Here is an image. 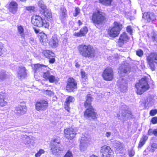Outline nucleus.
<instances>
[{
	"mask_svg": "<svg viewBox=\"0 0 157 157\" xmlns=\"http://www.w3.org/2000/svg\"><path fill=\"white\" fill-rule=\"evenodd\" d=\"M92 98L90 94L87 95L84 106L87 109L84 113V116L89 119L94 120L96 118L97 114L94 112V109L91 105Z\"/></svg>",
	"mask_w": 157,
	"mask_h": 157,
	"instance_id": "f257e3e1",
	"label": "nucleus"
},
{
	"mask_svg": "<svg viewBox=\"0 0 157 157\" xmlns=\"http://www.w3.org/2000/svg\"><path fill=\"white\" fill-rule=\"evenodd\" d=\"M79 54L85 58H94L95 57L96 52L95 49L90 45L80 44L77 47Z\"/></svg>",
	"mask_w": 157,
	"mask_h": 157,
	"instance_id": "f03ea898",
	"label": "nucleus"
},
{
	"mask_svg": "<svg viewBox=\"0 0 157 157\" xmlns=\"http://www.w3.org/2000/svg\"><path fill=\"white\" fill-rule=\"evenodd\" d=\"M136 88V92L138 94L141 95L144 92L148 90L149 86L148 84L147 78L145 77L140 80L139 82L135 85Z\"/></svg>",
	"mask_w": 157,
	"mask_h": 157,
	"instance_id": "7ed1b4c3",
	"label": "nucleus"
},
{
	"mask_svg": "<svg viewBox=\"0 0 157 157\" xmlns=\"http://www.w3.org/2000/svg\"><path fill=\"white\" fill-rule=\"evenodd\" d=\"M60 141L58 139H55L51 141L50 144L51 152L55 155H58L62 153L63 148L60 147Z\"/></svg>",
	"mask_w": 157,
	"mask_h": 157,
	"instance_id": "20e7f679",
	"label": "nucleus"
},
{
	"mask_svg": "<svg viewBox=\"0 0 157 157\" xmlns=\"http://www.w3.org/2000/svg\"><path fill=\"white\" fill-rule=\"evenodd\" d=\"M32 23L35 26L39 27H44L47 28L49 26V23L40 16H36L32 17L31 19Z\"/></svg>",
	"mask_w": 157,
	"mask_h": 157,
	"instance_id": "39448f33",
	"label": "nucleus"
},
{
	"mask_svg": "<svg viewBox=\"0 0 157 157\" xmlns=\"http://www.w3.org/2000/svg\"><path fill=\"white\" fill-rule=\"evenodd\" d=\"M113 24V27L109 29L108 34L110 36L115 37L119 34L122 28V25L119 22H114Z\"/></svg>",
	"mask_w": 157,
	"mask_h": 157,
	"instance_id": "423d86ee",
	"label": "nucleus"
},
{
	"mask_svg": "<svg viewBox=\"0 0 157 157\" xmlns=\"http://www.w3.org/2000/svg\"><path fill=\"white\" fill-rule=\"evenodd\" d=\"M147 60L150 68L152 71H155L157 64V54L155 53H151L147 57Z\"/></svg>",
	"mask_w": 157,
	"mask_h": 157,
	"instance_id": "0eeeda50",
	"label": "nucleus"
},
{
	"mask_svg": "<svg viewBox=\"0 0 157 157\" xmlns=\"http://www.w3.org/2000/svg\"><path fill=\"white\" fill-rule=\"evenodd\" d=\"M105 19L104 16L99 13H94L92 18L93 22L95 25L102 24Z\"/></svg>",
	"mask_w": 157,
	"mask_h": 157,
	"instance_id": "6e6552de",
	"label": "nucleus"
},
{
	"mask_svg": "<svg viewBox=\"0 0 157 157\" xmlns=\"http://www.w3.org/2000/svg\"><path fill=\"white\" fill-rule=\"evenodd\" d=\"M48 106L47 101L44 100L38 101L35 104V108L38 111H44L46 109Z\"/></svg>",
	"mask_w": 157,
	"mask_h": 157,
	"instance_id": "1a4fd4ad",
	"label": "nucleus"
},
{
	"mask_svg": "<svg viewBox=\"0 0 157 157\" xmlns=\"http://www.w3.org/2000/svg\"><path fill=\"white\" fill-rule=\"evenodd\" d=\"M101 152L102 154V157H113V151L108 146L105 145L101 147Z\"/></svg>",
	"mask_w": 157,
	"mask_h": 157,
	"instance_id": "9d476101",
	"label": "nucleus"
},
{
	"mask_svg": "<svg viewBox=\"0 0 157 157\" xmlns=\"http://www.w3.org/2000/svg\"><path fill=\"white\" fill-rule=\"evenodd\" d=\"M102 76L105 80L109 81L111 80L113 78V69L111 68H106L104 71Z\"/></svg>",
	"mask_w": 157,
	"mask_h": 157,
	"instance_id": "9b49d317",
	"label": "nucleus"
},
{
	"mask_svg": "<svg viewBox=\"0 0 157 157\" xmlns=\"http://www.w3.org/2000/svg\"><path fill=\"white\" fill-rule=\"evenodd\" d=\"M127 81L124 77H121L119 79L117 85L120 91L124 92L127 89Z\"/></svg>",
	"mask_w": 157,
	"mask_h": 157,
	"instance_id": "f8f14e48",
	"label": "nucleus"
},
{
	"mask_svg": "<svg viewBox=\"0 0 157 157\" xmlns=\"http://www.w3.org/2000/svg\"><path fill=\"white\" fill-rule=\"evenodd\" d=\"M64 134L65 137L68 140L72 139L76 135L75 131L72 128H67L64 130Z\"/></svg>",
	"mask_w": 157,
	"mask_h": 157,
	"instance_id": "ddd939ff",
	"label": "nucleus"
},
{
	"mask_svg": "<svg viewBox=\"0 0 157 157\" xmlns=\"http://www.w3.org/2000/svg\"><path fill=\"white\" fill-rule=\"evenodd\" d=\"M67 90L69 91H72L77 88V83L73 78H69L67 80Z\"/></svg>",
	"mask_w": 157,
	"mask_h": 157,
	"instance_id": "4468645a",
	"label": "nucleus"
},
{
	"mask_svg": "<svg viewBox=\"0 0 157 157\" xmlns=\"http://www.w3.org/2000/svg\"><path fill=\"white\" fill-rule=\"evenodd\" d=\"M90 140L86 137L84 136L81 138L80 141V150L81 151H85L89 144Z\"/></svg>",
	"mask_w": 157,
	"mask_h": 157,
	"instance_id": "2eb2a0df",
	"label": "nucleus"
},
{
	"mask_svg": "<svg viewBox=\"0 0 157 157\" xmlns=\"http://www.w3.org/2000/svg\"><path fill=\"white\" fill-rule=\"evenodd\" d=\"M26 111L27 108L25 105H19L15 108V113L18 116L25 114L26 113Z\"/></svg>",
	"mask_w": 157,
	"mask_h": 157,
	"instance_id": "dca6fc26",
	"label": "nucleus"
},
{
	"mask_svg": "<svg viewBox=\"0 0 157 157\" xmlns=\"http://www.w3.org/2000/svg\"><path fill=\"white\" fill-rule=\"evenodd\" d=\"M129 39V37L127 36L126 33L125 32H123L120 35L119 37L118 40L119 45L121 47Z\"/></svg>",
	"mask_w": 157,
	"mask_h": 157,
	"instance_id": "f3484780",
	"label": "nucleus"
},
{
	"mask_svg": "<svg viewBox=\"0 0 157 157\" xmlns=\"http://www.w3.org/2000/svg\"><path fill=\"white\" fill-rule=\"evenodd\" d=\"M143 17L146 19L148 22L154 21L155 19V16L153 13H145L143 14Z\"/></svg>",
	"mask_w": 157,
	"mask_h": 157,
	"instance_id": "a211bd4d",
	"label": "nucleus"
},
{
	"mask_svg": "<svg viewBox=\"0 0 157 157\" xmlns=\"http://www.w3.org/2000/svg\"><path fill=\"white\" fill-rule=\"evenodd\" d=\"M18 70L17 76L20 79L22 78H24L26 75V69L25 67H19Z\"/></svg>",
	"mask_w": 157,
	"mask_h": 157,
	"instance_id": "6ab92c4d",
	"label": "nucleus"
},
{
	"mask_svg": "<svg viewBox=\"0 0 157 157\" xmlns=\"http://www.w3.org/2000/svg\"><path fill=\"white\" fill-rule=\"evenodd\" d=\"M17 31L20 35L21 36V37L24 39H25V38H27L31 35L30 33H29L27 35L26 34L24 33V29L22 26L20 25L17 27Z\"/></svg>",
	"mask_w": 157,
	"mask_h": 157,
	"instance_id": "aec40b11",
	"label": "nucleus"
},
{
	"mask_svg": "<svg viewBox=\"0 0 157 157\" xmlns=\"http://www.w3.org/2000/svg\"><path fill=\"white\" fill-rule=\"evenodd\" d=\"M17 9V4L14 2H11L9 5V10L10 12L13 13H15Z\"/></svg>",
	"mask_w": 157,
	"mask_h": 157,
	"instance_id": "412c9836",
	"label": "nucleus"
},
{
	"mask_svg": "<svg viewBox=\"0 0 157 157\" xmlns=\"http://www.w3.org/2000/svg\"><path fill=\"white\" fill-rule=\"evenodd\" d=\"M35 141V138L34 137H27L25 139V143L28 146L31 147L33 146Z\"/></svg>",
	"mask_w": 157,
	"mask_h": 157,
	"instance_id": "4be33fe9",
	"label": "nucleus"
},
{
	"mask_svg": "<svg viewBox=\"0 0 157 157\" xmlns=\"http://www.w3.org/2000/svg\"><path fill=\"white\" fill-rule=\"evenodd\" d=\"M47 67V66L38 63L32 65V68L35 73L39 72L41 69Z\"/></svg>",
	"mask_w": 157,
	"mask_h": 157,
	"instance_id": "5701e85b",
	"label": "nucleus"
},
{
	"mask_svg": "<svg viewBox=\"0 0 157 157\" xmlns=\"http://www.w3.org/2000/svg\"><path fill=\"white\" fill-rule=\"evenodd\" d=\"M40 11L41 14L43 15L44 16L48 18L50 20H51V19L52 18V13L50 10L46 8L43 10H40Z\"/></svg>",
	"mask_w": 157,
	"mask_h": 157,
	"instance_id": "b1692460",
	"label": "nucleus"
},
{
	"mask_svg": "<svg viewBox=\"0 0 157 157\" xmlns=\"http://www.w3.org/2000/svg\"><path fill=\"white\" fill-rule=\"evenodd\" d=\"M61 13L59 16V19L61 22L64 23L65 20V18L67 15L66 10L64 7H62L60 9Z\"/></svg>",
	"mask_w": 157,
	"mask_h": 157,
	"instance_id": "393cba45",
	"label": "nucleus"
},
{
	"mask_svg": "<svg viewBox=\"0 0 157 157\" xmlns=\"http://www.w3.org/2000/svg\"><path fill=\"white\" fill-rule=\"evenodd\" d=\"M87 31L88 29L87 27H84L80 29V31L79 32H75L74 33V35L78 37L84 36L87 33Z\"/></svg>",
	"mask_w": 157,
	"mask_h": 157,
	"instance_id": "a878e982",
	"label": "nucleus"
},
{
	"mask_svg": "<svg viewBox=\"0 0 157 157\" xmlns=\"http://www.w3.org/2000/svg\"><path fill=\"white\" fill-rule=\"evenodd\" d=\"M121 116L123 117H125L127 118H132V112L129 110H124L121 112Z\"/></svg>",
	"mask_w": 157,
	"mask_h": 157,
	"instance_id": "bb28decb",
	"label": "nucleus"
},
{
	"mask_svg": "<svg viewBox=\"0 0 157 157\" xmlns=\"http://www.w3.org/2000/svg\"><path fill=\"white\" fill-rule=\"evenodd\" d=\"M43 54L44 56L48 58H50V57H55V54L52 52L46 50L43 51Z\"/></svg>",
	"mask_w": 157,
	"mask_h": 157,
	"instance_id": "cd10ccee",
	"label": "nucleus"
},
{
	"mask_svg": "<svg viewBox=\"0 0 157 157\" xmlns=\"http://www.w3.org/2000/svg\"><path fill=\"white\" fill-rule=\"evenodd\" d=\"M122 70L121 72L124 73H127L130 70V66L128 63H124L122 66Z\"/></svg>",
	"mask_w": 157,
	"mask_h": 157,
	"instance_id": "c85d7f7f",
	"label": "nucleus"
},
{
	"mask_svg": "<svg viewBox=\"0 0 157 157\" xmlns=\"http://www.w3.org/2000/svg\"><path fill=\"white\" fill-rule=\"evenodd\" d=\"M58 42L57 37L54 36H52L50 42V44L52 47H56L58 44Z\"/></svg>",
	"mask_w": 157,
	"mask_h": 157,
	"instance_id": "c756f323",
	"label": "nucleus"
},
{
	"mask_svg": "<svg viewBox=\"0 0 157 157\" xmlns=\"http://www.w3.org/2000/svg\"><path fill=\"white\" fill-rule=\"evenodd\" d=\"M148 138V136L146 135H143L140 140L138 147L140 148H141L145 144Z\"/></svg>",
	"mask_w": 157,
	"mask_h": 157,
	"instance_id": "7c9ffc66",
	"label": "nucleus"
},
{
	"mask_svg": "<svg viewBox=\"0 0 157 157\" xmlns=\"http://www.w3.org/2000/svg\"><path fill=\"white\" fill-rule=\"evenodd\" d=\"M114 147L118 150H121L123 148L124 144L118 141H116L113 144Z\"/></svg>",
	"mask_w": 157,
	"mask_h": 157,
	"instance_id": "2f4dec72",
	"label": "nucleus"
},
{
	"mask_svg": "<svg viewBox=\"0 0 157 157\" xmlns=\"http://www.w3.org/2000/svg\"><path fill=\"white\" fill-rule=\"evenodd\" d=\"M5 96L4 94H0V105L2 106H5L7 102L5 101Z\"/></svg>",
	"mask_w": 157,
	"mask_h": 157,
	"instance_id": "473e14b6",
	"label": "nucleus"
},
{
	"mask_svg": "<svg viewBox=\"0 0 157 157\" xmlns=\"http://www.w3.org/2000/svg\"><path fill=\"white\" fill-rule=\"evenodd\" d=\"M39 7L41 9L40 10H42L45 9H46V6L44 4V2L42 0L39 1L38 3Z\"/></svg>",
	"mask_w": 157,
	"mask_h": 157,
	"instance_id": "72a5a7b5",
	"label": "nucleus"
},
{
	"mask_svg": "<svg viewBox=\"0 0 157 157\" xmlns=\"http://www.w3.org/2000/svg\"><path fill=\"white\" fill-rule=\"evenodd\" d=\"M99 1L102 4L107 6L110 5L112 0H99Z\"/></svg>",
	"mask_w": 157,
	"mask_h": 157,
	"instance_id": "f704fd0d",
	"label": "nucleus"
},
{
	"mask_svg": "<svg viewBox=\"0 0 157 157\" xmlns=\"http://www.w3.org/2000/svg\"><path fill=\"white\" fill-rule=\"evenodd\" d=\"M47 38V35L43 33L40 36V40L43 43L46 42L48 40Z\"/></svg>",
	"mask_w": 157,
	"mask_h": 157,
	"instance_id": "c9c22d12",
	"label": "nucleus"
},
{
	"mask_svg": "<svg viewBox=\"0 0 157 157\" xmlns=\"http://www.w3.org/2000/svg\"><path fill=\"white\" fill-rule=\"evenodd\" d=\"M75 100L74 98L72 96L68 97L66 99L65 101V103L67 105L70 104V102H72L74 101Z\"/></svg>",
	"mask_w": 157,
	"mask_h": 157,
	"instance_id": "e433bc0d",
	"label": "nucleus"
},
{
	"mask_svg": "<svg viewBox=\"0 0 157 157\" xmlns=\"http://www.w3.org/2000/svg\"><path fill=\"white\" fill-rule=\"evenodd\" d=\"M47 80H48L50 83H53L57 81L56 77L52 75H51Z\"/></svg>",
	"mask_w": 157,
	"mask_h": 157,
	"instance_id": "4c0bfd02",
	"label": "nucleus"
},
{
	"mask_svg": "<svg viewBox=\"0 0 157 157\" xmlns=\"http://www.w3.org/2000/svg\"><path fill=\"white\" fill-rule=\"evenodd\" d=\"M51 75L50 72L48 71L44 73L43 77L47 80Z\"/></svg>",
	"mask_w": 157,
	"mask_h": 157,
	"instance_id": "58836bf2",
	"label": "nucleus"
},
{
	"mask_svg": "<svg viewBox=\"0 0 157 157\" xmlns=\"http://www.w3.org/2000/svg\"><path fill=\"white\" fill-rule=\"evenodd\" d=\"M151 148L150 150L151 152H153L157 148V144L156 143H152L151 144Z\"/></svg>",
	"mask_w": 157,
	"mask_h": 157,
	"instance_id": "ea45409f",
	"label": "nucleus"
},
{
	"mask_svg": "<svg viewBox=\"0 0 157 157\" xmlns=\"http://www.w3.org/2000/svg\"><path fill=\"white\" fill-rule=\"evenodd\" d=\"M6 78V74L3 71H0V80H4Z\"/></svg>",
	"mask_w": 157,
	"mask_h": 157,
	"instance_id": "a19ab883",
	"label": "nucleus"
},
{
	"mask_svg": "<svg viewBox=\"0 0 157 157\" xmlns=\"http://www.w3.org/2000/svg\"><path fill=\"white\" fill-rule=\"evenodd\" d=\"M45 151L43 149H40V150L36 154L35 156L36 157H39L41 154H44Z\"/></svg>",
	"mask_w": 157,
	"mask_h": 157,
	"instance_id": "79ce46f5",
	"label": "nucleus"
},
{
	"mask_svg": "<svg viewBox=\"0 0 157 157\" xmlns=\"http://www.w3.org/2000/svg\"><path fill=\"white\" fill-rule=\"evenodd\" d=\"M150 101V98H147L146 100H145L143 104L145 108H146L149 105Z\"/></svg>",
	"mask_w": 157,
	"mask_h": 157,
	"instance_id": "37998d69",
	"label": "nucleus"
},
{
	"mask_svg": "<svg viewBox=\"0 0 157 157\" xmlns=\"http://www.w3.org/2000/svg\"><path fill=\"white\" fill-rule=\"evenodd\" d=\"M136 54L138 56L141 57L143 55V52L142 50L140 49L136 51Z\"/></svg>",
	"mask_w": 157,
	"mask_h": 157,
	"instance_id": "c03bdc74",
	"label": "nucleus"
},
{
	"mask_svg": "<svg viewBox=\"0 0 157 157\" xmlns=\"http://www.w3.org/2000/svg\"><path fill=\"white\" fill-rule=\"evenodd\" d=\"M156 113H157V109L151 110L150 112V114L151 116H154Z\"/></svg>",
	"mask_w": 157,
	"mask_h": 157,
	"instance_id": "a18cd8bd",
	"label": "nucleus"
},
{
	"mask_svg": "<svg viewBox=\"0 0 157 157\" xmlns=\"http://www.w3.org/2000/svg\"><path fill=\"white\" fill-rule=\"evenodd\" d=\"M64 157H73V155L71 152L68 151L65 155Z\"/></svg>",
	"mask_w": 157,
	"mask_h": 157,
	"instance_id": "49530a36",
	"label": "nucleus"
},
{
	"mask_svg": "<svg viewBox=\"0 0 157 157\" xmlns=\"http://www.w3.org/2000/svg\"><path fill=\"white\" fill-rule=\"evenodd\" d=\"M45 94L49 96H52L53 95V93L51 90H46L44 92Z\"/></svg>",
	"mask_w": 157,
	"mask_h": 157,
	"instance_id": "de8ad7c7",
	"label": "nucleus"
},
{
	"mask_svg": "<svg viewBox=\"0 0 157 157\" xmlns=\"http://www.w3.org/2000/svg\"><path fill=\"white\" fill-rule=\"evenodd\" d=\"M3 45L2 43L0 42V56L2 55L3 52Z\"/></svg>",
	"mask_w": 157,
	"mask_h": 157,
	"instance_id": "09e8293b",
	"label": "nucleus"
},
{
	"mask_svg": "<svg viewBox=\"0 0 157 157\" xmlns=\"http://www.w3.org/2000/svg\"><path fill=\"white\" fill-rule=\"evenodd\" d=\"M81 76L82 78L86 80L87 78V76L86 74L84 71H81Z\"/></svg>",
	"mask_w": 157,
	"mask_h": 157,
	"instance_id": "8fccbe9b",
	"label": "nucleus"
},
{
	"mask_svg": "<svg viewBox=\"0 0 157 157\" xmlns=\"http://www.w3.org/2000/svg\"><path fill=\"white\" fill-rule=\"evenodd\" d=\"M152 40L157 41V35L155 33H153L152 36Z\"/></svg>",
	"mask_w": 157,
	"mask_h": 157,
	"instance_id": "3c124183",
	"label": "nucleus"
},
{
	"mask_svg": "<svg viewBox=\"0 0 157 157\" xmlns=\"http://www.w3.org/2000/svg\"><path fill=\"white\" fill-rule=\"evenodd\" d=\"M151 122L153 124H156L157 123V117H153L151 120Z\"/></svg>",
	"mask_w": 157,
	"mask_h": 157,
	"instance_id": "603ef678",
	"label": "nucleus"
},
{
	"mask_svg": "<svg viewBox=\"0 0 157 157\" xmlns=\"http://www.w3.org/2000/svg\"><path fill=\"white\" fill-rule=\"evenodd\" d=\"M80 11V9L78 8H76L75 9V13L74 14V16L75 17H76L78 14L79 13Z\"/></svg>",
	"mask_w": 157,
	"mask_h": 157,
	"instance_id": "864d4df0",
	"label": "nucleus"
},
{
	"mask_svg": "<svg viewBox=\"0 0 157 157\" xmlns=\"http://www.w3.org/2000/svg\"><path fill=\"white\" fill-rule=\"evenodd\" d=\"M128 153L129 156L131 157L133 156L134 155V152L133 150H129Z\"/></svg>",
	"mask_w": 157,
	"mask_h": 157,
	"instance_id": "5fc2aeb1",
	"label": "nucleus"
},
{
	"mask_svg": "<svg viewBox=\"0 0 157 157\" xmlns=\"http://www.w3.org/2000/svg\"><path fill=\"white\" fill-rule=\"evenodd\" d=\"M49 59V62L50 63H54L55 61V59L54 57H50Z\"/></svg>",
	"mask_w": 157,
	"mask_h": 157,
	"instance_id": "6e6d98bb",
	"label": "nucleus"
},
{
	"mask_svg": "<svg viewBox=\"0 0 157 157\" xmlns=\"http://www.w3.org/2000/svg\"><path fill=\"white\" fill-rule=\"evenodd\" d=\"M69 106V104L67 105V104H66V103L65 104V109L66 110H67L68 112H69L70 109Z\"/></svg>",
	"mask_w": 157,
	"mask_h": 157,
	"instance_id": "4d7b16f0",
	"label": "nucleus"
},
{
	"mask_svg": "<svg viewBox=\"0 0 157 157\" xmlns=\"http://www.w3.org/2000/svg\"><path fill=\"white\" fill-rule=\"evenodd\" d=\"M153 134V130L151 129H150L148 132V134L149 135H151Z\"/></svg>",
	"mask_w": 157,
	"mask_h": 157,
	"instance_id": "13d9d810",
	"label": "nucleus"
},
{
	"mask_svg": "<svg viewBox=\"0 0 157 157\" xmlns=\"http://www.w3.org/2000/svg\"><path fill=\"white\" fill-rule=\"evenodd\" d=\"M30 36H31V35ZM29 38H28V39L29 40V41L31 43H33L34 42V39L32 37H31V36Z\"/></svg>",
	"mask_w": 157,
	"mask_h": 157,
	"instance_id": "bf43d9fd",
	"label": "nucleus"
},
{
	"mask_svg": "<svg viewBox=\"0 0 157 157\" xmlns=\"http://www.w3.org/2000/svg\"><path fill=\"white\" fill-rule=\"evenodd\" d=\"M27 9L28 10H33L34 9V8L33 7H29L27 8Z\"/></svg>",
	"mask_w": 157,
	"mask_h": 157,
	"instance_id": "052dcab7",
	"label": "nucleus"
},
{
	"mask_svg": "<svg viewBox=\"0 0 157 157\" xmlns=\"http://www.w3.org/2000/svg\"><path fill=\"white\" fill-rule=\"evenodd\" d=\"M127 30L128 32L130 33L132 32L131 29L129 26H128L127 27Z\"/></svg>",
	"mask_w": 157,
	"mask_h": 157,
	"instance_id": "680f3d73",
	"label": "nucleus"
},
{
	"mask_svg": "<svg viewBox=\"0 0 157 157\" xmlns=\"http://www.w3.org/2000/svg\"><path fill=\"white\" fill-rule=\"evenodd\" d=\"M153 134L157 136V129H155L153 130Z\"/></svg>",
	"mask_w": 157,
	"mask_h": 157,
	"instance_id": "e2e57ef3",
	"label": "nucleus"
},
{
	"mask_svg": "<svg viewBox=\"0 0 157 157\" xmlns=\"http://www.w3.org/2000/svg\"><path fill=\"white\" fill-rule=\"evenodd\" d=\"M105 135L107 137H108L111 135V133L109 132H107L106 133Z\"/></svg>",
	"mask_w": 157,
	"mask_h": 157,
	"instance_id": "0e129e2a",
	"label": "nucleus"
},
{
	"mask_svg": "<svg viewBox=\"0 0 157 157\" xmlns=\"http://www.w3.org/2000/svg\"><path fill=\"white\" fill-rule=\"evenodd\" d=\"M78 24L79 25H80L82 24V22L80 20H79L78 21Z\"/></svg>",
	"mask_w": 157,
	"mask_h": 157,
	"instance_id": "69168bd1",
	"label": "nucleus"
},
{
	"mask_svg": "<svg viewBox=\"0 0 157 157\" xmlns=\"http://www.w3.org/2000/svg\"><path fill=\"white\" fill-rule=\"evenodd\" d=\"M75 66L77 67L78 68L80 67V65L79 64H78L77 63L75 65Z\"/></svg>",
	"mask_w": 157,
	"mask_h": 157,
	"instance_id": "338daca9",
	"label": "nucleus"
},
{
	"mask_svg": "<svg viewBox=\"0 0 157 157\" xmlns=\"http://www.w3.org/2000/svg\"><path fill=\"white\" fill-rule=\"evenodd\" d=\"M90 157H98V156H97L94 155H92L90 156Z\"/></svg>",
	"mask_w": 157,
	"mask_h": 157,
	"instance_id": "774afa93",
	"label": "nucleus"
}]
</instances>
